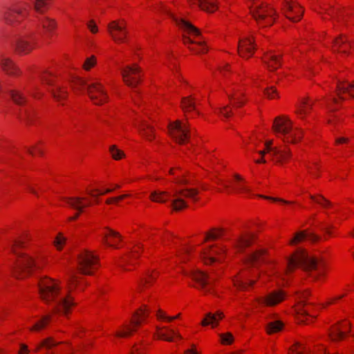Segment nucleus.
Masks as SVG:
<instances>
[{
  "label": "nucleus",
  "instance_id": "1",
  "mask_svg": "<svg viewBox=\"0 0 354 354\" xmlns=\"http://www.w3.org/2000/svg\"><path fill=\"white\" fill-rule=\"evenodd\" d=\"M39 294L41 299L52 307L53 313L67 315L71 308L75 305L69 295H62L59 283L49 278L41 279L39 283Z\"/></svg>",
  "mask_w": 354,
  "mask_h": 354
},
{
  "label": "nucleus",
  "instance_id": "2",
  "mask_svg": "<svg viewBox=\"0 0 354 354\" xmlns=\"http://www.w3.org/2000/svg\"><path fill=\"white\" fill-rule=\"evenodd\" d=\"M287 260L288 265L285 270L286 274L292 272L296 267H300L310 277L316 280L324 273L323 263L304 250L297 251Z\"/></svg>",
  "mask_w": 354,
  "mask_h": 354
},
{
  "label": "nucleus",
  "instance_id": "3",
  "mask_svg": "<svg viewBox=\"0 0 354 354\" xmlns=\"http://www.w3.org/2000/svg\"><path fill=\"white\" fill-rule=\"evenodd\" d=\"M71 86L75 91L86 90L90 99L96 105H101L108 100L104 86L98 82L88 83L82 78L75 77L72 80Z\"/></svg>",
  "mask_w": 354,
  "mask_h": 354
},
{
  "label": "nucleus",
  "instance_id": "4",
  "mask_svg": "<svg viewBox=\"0 0 354 354\" xmlns=\"http://www.w3.org/2000/svg\"><path fill=\"white\" fill-rule=\"evenodd\" d=\"M24 241L21 240H15L11 245L12 252L21 257L17 264L12 270V274L16 278H22L26 273L30 272L33 268H40L41 267L40 260H35L28 255L21 256L17 253V248L24 247Z\"/></svg>",
  "mask_w": 354,
  "mask_h": 354
},
{
  "label": "nucleus",
  "instance_id": "5",
  "mask_svg": "<svg viewBox=\"0 0 354 354\" xmlns=\"http://www.w3.org/2000/svg\"><path fill=\"white\" fill-rule=\"evenodd\" d=\"M272 129L285 142L296 143L301 138L299 128H293L292 122L288 118L277 117L274 119Z\"/></svg>",
  "mask_w": 354,
  "mask_h": 354
},
{
  "label": "nucleus",
  "instance_id": "6",
  "mask_svg": "<svg viewBox=\"0 0 354 354\" xmlns=\"http://www.w3.org/2000/svg\"><path fill=\"white\" fill-rule=\"evenodd\" d=\"M253 3L250 6V12L257 24L261 26H270L274 21L275 11L268 4L252 0Z\"/></svg>",
  "mask_w": 354,
  "mask_h": 354
},
{
  "label": "nucleus",
  "instance_id": "7",
  "mask_svg": "<svg viewBox=\"0 0 354 354\" xmlns=\"http://www.w3.org/2000/svg\"><path fill=\"white\" fill-rule=\"evenodd\" d=\"M29 4L26 2L19 3L3 12L2 17L6 24L15 26L26 17Z\"/></svg>",
  "mask_w": 354,
  "mask_h": 354
},
{
  "label": "nucleus",
  "instance_id": "8",
  "mask_svg": "<svg viewBox=\"0 0 354 354\" xmlns=\"http://www.w3.org/2000/svg\"><path fill=\"white\" fill-rule=\"evenodd\" d=\"M198 190L194 188H183L176 191L174 195V199L171 201V205L174 210L178 211L188 207L185 198L192 199L193 201H197V195Z\"/></svg>",
  "mask_w": 354,
  "mask_h": 354
},
{
  "label": "nucleus",
  "instance_id": "9",
  "mask_svg": "<svg viewBox=\"0 0 354 354\" xmlns=\"http://www.w3.org/2000/svg\"><path fill=\"white\" fill-rule=\"evenodd\" d=\"M170 135L179 144H183L190 135V130L185 123L176 120L169 125Z\"/></svg>",
  "mask_w": 354,
  "mask_h": 354
},
{
  "label": "nucleus",
  "instance_id": "10",
  "mask_svg": "<svg viewBox=\"0 0 354 354\" xmlns=\"http://www.w3.org/2000/svg\"><path fill=\"white\" fill-rule=\"evenodd\" d=\"M189 276L196 282L198 289L205 294L212 292V286L214 281L212 277L200 270L192 271Z\"/></svg>",
  "mask_w": 354,
  "mask_h": 354
},
{
  "label": "nucleus",
  "instance_id": "11",
  "mask_svg": "<svg viewBox=\"0 0 354 354\" xmlns=\"http://www.w3.org/2000/svg\"><path fill=\"white\" fill-rule=\"evenodd\" d=\"M141 70L137 65L127 66L121 70V74L125 84L132 88L140 82Z\"/></svg>",
  "mask_w": 354,
  "mask_h": 354
},
{
  "label": "nucleus",
  "instance_id": "12",
  "mask_svg": "<svg viewBox=\"0 0 354 354\" xmlns=\"http://www.w3.org/2000/svg\"><path fill=\"white\" fill-rule=\"evenodd\" d=\"M96 257L90 252H84L78 257V269L84 274L91 275L93 274L91 270L94 269L97 264Z\"/></svg>",
  "mask_w": 354,
  "mask_h": 354
},
{
  "label": "nucleus",
  "instance_id": "13",
  "mask_svg": "<svg viewBox=\"0 0 354 354\" xmlns=\"http://www.w3.org/2000/svg\"><path fill=\"white\" fill-rule=\"evenodd\" d=\"M49 75L48 73L44 74L42 76V80L50 86L49 91L51 93L53 98L57 102H62L67 97L68 92L66 88L60 84H54L53 80L49 78Z\"/></svg>",
  "mask_w": 354,
  "mask_h": 354
},
{
  "label": "nucleus",
  "instance_id": "14",
  "mask_svg": "<svg viewBox=\"0 0 354 354\" xmlns=\"http://www.w3.org/2000/svg\"><path fill=\"white\" fill-rule=\"evenodd\" d=\"M252 37L247 36L240 39L238 44V53L244 58L248 59L254 54L256 46Z\"/></svg>",
  "mask_w": 354,
  "mask_h": 354
},
{
  "label": "nucleus",
  "instance_id": "15",
  "mask_svg": "<svg viewBox=\"0 0 354 354\" xmlns=\"http://www.w3.org/2000/svg\"><path fill=\"white\" fill-rule=\"evenodd\" d=\"M108 30L114 41H124L127 32L124 21L121 24L118 21H111L108 26Z\"/></svg>",
  "mask_w": 354,
  "mask_h": 354
},
{
  "label": "nucleus",
  "instance_id": "16",
  "mask_svg": "<svg viewBox=\"0 0 354 354\" xmlns=\"http://www.w3.org/2000/svg\"><path fill=\"white\" fill-rule=\"evenodd\" d=\"M283 10L286 17L292 22H297L301 19L303 10L297 3L286 1Z\"/></svg>",
  "mask_w": 354,
  "mask_h": 354
},
{
  "label": "nucleus",
  "instance_id": "17",
  "mask_svg": "<svg viewBox=\"0 0 354 354\" xmlns=\"http://www.w3.org/2000/svg\"><path fill=\"white\" fill-rule=\"evenodd\" d=\"M336 93L339 100H344V95H348L354 98V81L348 82L345 80H338L337 82Z\"/></svg>",
  "mask_w": 354,
  "mask_h": 354
},
{
  "label": "nucleus",
  "instance_id": "18",
  "mask_svg": "<svg viewBox=\"0 0 354 354\" xmlns=\"http://www.w3.org/2000/svg\"><path fill=\"white\" fill-rule=\"evenodd\" d=\"M284 298L285 292L279 290L273 291L266 297H259L257 301L259 304L273 306L282 301Z\"/></svg>",
  "mask_w": 354,
  "mask_h": 354
},
{
  "label": "nucleus",
  "instance_id": "19",
  "mask_svg": "<svg viewBox=\"0 0 354 354\" xmlns=\"http://www.w3.org/2000/svg\"><path fill=\"white\" fill-rule=\"evenodd\" d=\"M84 199V198L82 197H69L64 198V201L69 206L79 211L74 216L70 217L69 221L77 219L80 214L83 212L84 207L90 205V203L83 204Z\"/></svg>",
  "mask_w": 354,
  "mask_h": 354
},
{
  "label": "nucleus",
  "instance_id": "20",
  "mask_svg": "<svg viewBox=\"0 0 354 354\" xmlns=\"http://www.w3.org/2000/svg\"><path fill=\"white\" fill-rule=\"evenodd\" d=\"M351 44L344 35H340L333 40V50L342 54H348Z\"/></svg>",
  "mask_w": 354,
  "mask_h": 354
},
{
  "label": "nucleus",
  "instance_id": "21",
  "mask_svg": "<svg viewBox=\"0 0 354 354\" xmlns=\"http://www.w3.org/2000/svg\"><path fill=\"white\" fill-rule=\"evenodd\" d=\"M0 68L9 75H17L20 73L13 62L3 55L0 56Z\"/></svg>",
  "mask_w": 354,
  "mask_h": 354
},
{
  "label": "nucleus",
  "instance_id": "22",
  "mask_svg": "<svg viewBox=\"0 0 354 354\" xmlns=\"http://www.w3.org/2000/svg\"><path fill=\"white\" fill-rule=\"evenodd\" d=\"M176 24L184 31L193 36H201V31L191 23L181 18H177L171 15Z\"/></svg>",
  "mask_w": 354,
  "mask_h": 354
},
{
  "label": "nucleus",
  "instance_id": "23",
  "mask_svg": "<svg viewBox=\"0 0 354 354\" xmlns=\"http://www.w3.org/2000/svg\"><path fill=\"white\" fill-rule=\"evenodd\" d=\"M282 55H277L272 53H268L264 58L263 62L271 71H276L281 65Z\"/></svg>",
  "mask_w": 354,
  "mask_h": 354
},
{
  "label": "nucleus",
  "instance_id": "24",
  "mask_svg": "<svg viewBox=\"0 0 354 354\" xmlns=\"http://www.w3.org/2000/svg\"><path fill=\"white\" fill-rule=\"evenodd\" d=\"M349 330V323L345 322L334 326L330 333L333 341L341 340Z\"/></svg>",
  "mask_w": 354,
  "mask_h": 354
},
{
  "label": "nucleus",
  "instance_id": "25",
  "mask_svg": "<svg viewBox=\"0 0 354 354\" xmlns=\"http://www.w3.org/2000/svg\"><path fill=\"white\" fill-rule=\"evenodd\" d=\"M308 295L309 292L308 291L304 292L301 294L300 305L297 309L298 313L300 314V317L298 318L300 322L307 323L308 319L310 317L308 315V310L306 308V306L308 305L306 299Z\"/></svg>",
  "mask_w": 354,
  "mask_h": 354
},
{
  "label": "nucleus",
  "instance_id": "26",
  "mask_svg": "<svg viewBox=\"0 0 354 354\" xmlns=\"http://www.w3.org/2000/svg\"><path fill=\"white\" fill-rule=\"evenodd\" d=\"M12 46L19 53H28L33 48V44L25 37L15 39Z\"/></svg>",
  "mask_w": 354,
  "mask_h": 354
},
{
  "label": "nucleus",
  "instance_id": "27",
  "mask_svg": "<svg viewBox=\"0 0 354 354\" xmlns=\"http://www.w3.org/2000/svg\"><path fill=\"white\" fill-rule=\"evenodd\" d=\"M156 335L158 338L166 340L167 342H172L174 336L181 338L180 335L176 332L174 330L168 327H157Z\"/></svg>",
  "mask_w": 354,
  "mask_h": 354
},
{
  "label": "nucleus",
  "instance_id": "28",
  "mask_svg": "<svg viewBox=\"0 0 354 354\" xmlns=\"http://www.w3.org/2000/svg\"><path fill=\"white\" fill-rule=\"evenodd\" d=\"M225 248L223 247L218 248L217 249H213L212 247L206 249L203 252V258L205 263H212L216 261L214 256L220 255L225 253Z\"/></svg>",
  "mask_w": 354,
  "mask_h": 354
},
{
  "label": "nucleus",
  "instance_id": "29",
  "mask_svg": "<svg viewBox=\"0 0 354 354\" xmlns=\"http://www.w3.org/2000/svg\"><path fill=\"white\" fill-rule=\"evenodd\" d=\"M192 4L197 5L200 8L207 12H214L217 8L215 0H188Z\"/></svg>",
  "mask_w": 354,
  "mask_h": 354
},
{
  "label": "nucleus",
  "instance_id": "30",
  "mask_svg": "<svg viewBox=\"0 0 354 354\" xmlns=\"http://www.w3.org/2000/svg\"><path fill=\"white\" fill-rule=\"evenodd\" d=\"M254 283L255 281L250 279L247 274H244L241 277L234 279V286L240 290H247L249 286H252Z\"/></svg>",
  "mask_w": 354,
  "mask_h": 354
},
{
  "label": "nucleus",
  "instance_id": "31",
  "mask_svg": "<svg viewBox=\"0 0 354 354\" xmlns=\"http://www.w3.org/2000/svg\"><path fill=\"white\" fill-rule=\"evenodd\" d=\"M39 24L48 35L53 33L57 27V22L54 19L48 17H42L39 18Z\"/></svg>",
  "mask_w": 354,
  "mask_h": 354
},
{
  "label": "nucleus",
  "instance_id": "32",
  "mask_svg": "<svg viewBox=\"0 0 354 354\" xmlns=\"http://www.w3.org/2000/svg\"><path fill=\"white\" fill-rule=\"evenodd\" d=\"M289 354H329L322 349L319 351H310L306 346L297 343L290 351Z\"/></svg>",
  "mask_w": 354,
  "mask_h": 354
},
{
  "label": "nucleus",
  "instance_id": "33",
  "mask_svg": "<svg viewBox=\"0 0 354 354\" xmlns=\"http://www.w3.org/2000/svg\"><path fill=\"white\" fill-rule=\"evenodd\" d=\"M223 317V314L221 312H217L216 314L209 313L206 314L205 317L202 320L201 324L203 326L212 325V327L218 324V320Z\"/></svg>",
  "mask_w": 354,
  "mask_h": 354
},
{
  "label": "nucleus",
  "instance_id": "34",
  "mask_svg": "<svg viewBox=\"0 0 354 354\" xmlns=\"http://www.w3.org/2000/svg\"><path fill=\"white\" fill-rule=\"evenodd\" d=\"M306 238L308 239L310 241L313 242L317 241L319 239V237L317 235L315 234L314 233L304 231L297 233L295 235L294 238L292 240H290V243L295 244L297 242L301 241V240Z\"/></svg>",
  "mask_w": 354,
  "mask_h": 354
},
{
  "label": "nucleus",
  "instance_id": "35",
  "mask_svg": "<svg viewBox=\"0 0 354 354\" xmlns=\"http://www.w3.org/2000/svg\"><path fill=\"white\" fill-rule=\"evenodd\" d=\"M252 239V235H250L248 237L243 236H240L238 237L234 243V246L237 252H241L245 248L250 246L251 244Z\"/></svg>",
  "mask_w": 354,
  "mask_h": 354
},
{
  "label": "nucleus",
  "instance_id": "36",
  "mask_svg": "<svg viewBox=\"0 0 354 354\" xmlns=\"http://www.w3.org/2000/svg\"><path fill=\"white\" fill-rule=\"evenodd\" d=\"M149 310L147 306L144 308H140L139 311H137L133 315V319L131 321V324L133 327L138 326L142 321L148 316Z\"/></svg>",
  "mask_w": 354,
  "mask_h": 354
},
{
  "label": "nucleus",
  "instance_id": "37",
  "mask_svg": "<svg viewBox=\"0 0 354 354\" xmlns=\"http://www.w3.org/2000/svg\"><path fill=\"white\" fill-rule=\"evenodd\" d=\"M12 100L17 105H24L26 102L24 94L20 90L13 89L9 91Z\"/></svg>",
  "mask_w": 354,
  "mask_h": 354
},
{
  "label": "nucleus",
  "instance_id": "38",
  "mask_svg": "<svg viewBox=\"0 0 354 354\" xmlns=\"http://www.w3.org/2000/svg\"><path fill=\"white\" fill-rule=\"evenodd\" d=\"M169 196V194L167 192L155 190L151 193L149 198L153 202L163 203L167 201Z\"/></svg>",
  "mask_w": 354,
  "mask_h": 354
},
{
  "label": "nucleus",
  "instance_id": "39",
  "mask_svg": "<svg viewBox=\"0 0 354 354\" xmlns=\"http://www.w3.org/2000/svg\"><path fill=\"white\" fill-rule=\"evenodd\" d=\"M181 106L184 111H196L195 97L192 95L183 97L181 99Z\"/></svg>",
  "mask_w": 354,
  "mask_h": 354
},
{
  "label": "nucleus",
  "instance_id": "40",
  "mask_svg": "<svg viewBox=\"0 0 354 354\" xmlns=\"http://www.w3.org/2000/svg\"><path fill=\"white\" fill-rule=\"evenodd\" d=\"M183 42L185 45H187L189 46V49L192 51L196 53H204L207 50L206 47L205 46L204 42L203 41L196 43L199 46V48L197 49L189 46L190 44H194V42L189 37H184Z\"/></svg>",
  "mask_w": 354,
  "mask_h": 354
},
{
  "label": "nucleus",
  "instance_id": "41",
  "mask_svg": "<svg viewBox=\"0 0 354 354\" xmlns=\"http://www.w3.org/2000/svg\"><path fill=\"white\" fill-rule=\"evenodd\" d=\"M62 343V342L55 341L53 337H48L41 342L39 346L36 348L35 351H37L41 347H44L48 350H51Z\"/></svg>",
  "mask_w": 354,
  "mask_h": 354
},
{
  "label": "nucleus",
  "instance_id": "42",
  "mask_svg": "<svg viewBox=\"0 0 354 354\" xmlns=\"http://www.w3.org/2000/svg\"><path fill=\"white\" fill-rule=\"evenodd\" d=\"M52 319L53 317L51 315H45L39 321L37 322L30 330L32 331H39L44 328Z\"/></svg>",
  "mask_w": 354,
  "mask_h": 354
},
{
  "label": "nucleus",
  "instance_id": "43",
  "mask_svg": "<svg viewBox=\"0 0 354 354\" xmlns=\"http://www.w3.org/2000/svg\"><path fill=\"white\" fill-rule=\"evenodd\" d=\"M310 198L324 208H326L332 205L331 203L321 194H318L317 196L310 195Z\"/></svg>",
  "mask_w": 354,
  "mask_h": 354
},
{
  "label": "nucleus",
  "instance_id": "44",
  "mask_svg": "<svg viewBox=\"0 0 354 354\" xmlns=\"http://www.w3.org/2000/svg\"><path fill=\"white\" fill-rule=\"evenodd\" d=\"M283 328V323L280 321H273L270 322L266 328L268 334H272L280 331Z\"/></svg>",
  "mask_w": 354,
  "mask_h": 354
},
{
  "label": "nucleus",
  "instance_id": "45",
  "mask_svg": "<svg viewBox=\"0 0 354 354\" xmlns=\"http://www.w3.org/2000/svg\"><path fill=\"white\" fill-rule=\"evenodd\" d=\"M266 254L265 250H259L256 251L255 252L250 254L248 256V261L254 265L256 263H258L261 261V257Z\"/></svg>",
  "mask_w": 354,
  "mask_h": 354
},
{
  "label": "nucleus",
  "instance_id": "46",
  "mask_svg": "<svg viewBox=\"0 0 354 354\" xmlns=\"http://www.w3.org/2000/svg\"><path fill=\"white\" fill-rule=\"evenodd\" d=\"M109 237L113 238V239H120V234L118 232H116L111 229H107V233H105L104 235V243L109 246L113 247V248H116L117 247L114 244H111L109 242V241H108Z\"/></svg>",
  "mask_w": 354,
  "mask_h": 354
},
{
  "label": "nucleus",
  "instance_id": "47",
  "mask_svg": "<svg viewBox=\"0 0 354 354\" xmlns=\"http://www.w3.org/2000/svg\"><path fill=\"white\" fill-rule=\"evenodd\" d=\"M311 108L312 104H310L307 101L304 100L297 111V113L301 118H302L303 115L307 114L310 111Z\"/></svg>",
  "mask_w": 354,
  "mask_h": 354
},
{
  "label": "nucleus",
  "instance_id": "48",
  "mask_svg": "<svg viewBox=\"0 0 354 354\" xmlns=\"http://www.w3.org/2000/svg\"><path fill=\"white\" fill-rule=\"evenodd\" d=\"M156 278V275L153 274V272L148 271L146 273V276L144 279H142L140 281V286L141 287H145L147 285L150 284L152 281H153Z\"/></svg>",
  "mask_w": 354,
  "mask_h": 354
},
{
  "label": "nucleus",
  "instance_id": "49",
  "mask_svg": "<svg viewBox=\"0 0 354 354\" xmlns=\"http://www.w3.org/2000/svg\"><path fill=\"white\" fill-rule=\"evenodd\" d=\"M111 156L115 160H120L124 156V153L122 151L118 149L115 145H111L109 148Z\"/></svg>",
  "mask_w": 354,
  "mask_h": 354
},
{
  "label": "nucleus",
  "instance_id": "50",
  "mask_svg": "<svg viewBox=\"0 0 354 354\" xmlns=\"http://www.w3.org/2000/svg\"><path fill=\"white\" fill-rule=\"evenodd\" d=\"M140 132L149 140L153 137V127L147 123L142 125Z\"/></svg>",
  "mask_w": 354,
  "mask_h": 354
},
{
  "label": "nucleus",
  "instance_id": "51",
  "mask_svg": "<svg viewBox=\"0 0 354 354\" xmlns=\"http://www.w3.org/2000/svg\"><path fill=\"white\" fill-rule=\"evenodd\" d=\"M222 232L223 229H213L211 232L207 234L205 241L209 239L216 240L221 236Z\"/></svg>",
  "mask_w": 354,
  "mask_h": 354
},
{
  "label": "nucleus",
  "instance_id": "52",
  "mask_svg": "<svg viewBox=\"0 0 354 354\" xmlns=\"http://www.w3.org/2000/svg\"><path fill=\"white\" fill-rule=\"evenodd\" d=\"M134 330L132 327L129 326H124L122 331H118L115 335L119 337H126L131 335V333Z\"/></svg>",
  "mask_w": 354,
  "mask_h": 354
},
{
  "label": "nucleus",
  "instance_id": "53",
  "mask_svg": "<svg viewBox=\"0 0 354 354\" xmlns=\"http://www.w3.org/2000/svg\"><path fill=\"white\" fill-rule=\"evenodd\" d=\"M113 191L111 189H106L104 192L95 189L94 190L88 191L87 193L92 197L97 198L99 195H104L105 194L111 193Z\"/></svg>",
  "mask_w": 354,
  "mask_h": 354
},
{
  "label": "nucleus",
  "instance_id": "54",
  "mask_svg": "<svg viewBox=\"0 0 354 354\" xmlns=\"http://www.w3.org/2000/svg\"><path fill=\"white\" fill-rule=\"evenodd\" d=\"M156 316H157L158 319H164V320H167V322H171V321L177 319L178 317H179L180 315H176L174 317H168L161 310H158L157 311Z\"/></svg>",
  "mask_w": 354,
  "mask_h": 354
},
{
  "label": "nucleus",
  "instance_id": "55",
  "mask_svg": "<svg viewBox=\"0 0 354 354\" xmlns=\"http://www.w3.org/2000/svg\"><path fill=\"white\" fill-rule=\"evenodd\" d=\"M95 57L94 56H91L87 58L83 65L84 68L86 71H88L91 68L95 66Z\"/></svg>",
  "mask_w": 354,
  "mask_h": 354
},
{
  "label": "nucleus",
  "instance_id": "56",
  "mask_svg": "<svg viewBox=\"0 0 354 354\" xmlns=\"http://www.w3.org/2000/svg\"><path fill=\"white\" fill-rule=\"evenodd\" d=\"M221 339L223 344H230L233 342V336L230 333L221 334Z\"/></svg>",
  "mask_w": 354,
  "mask_h": 354
},
{
  "label": "nucleus",
  "instance_id": "57",
  "mask_svg": "<svg viewBox=\"0 0 354 354\" xmlns=\"http://www.w3.org/2000/svg\"><path fill=\"white\" fill-rule=\"evenodd\" d=\"M289 157H290V150H280L277 162H281L283 160H286V159L288 158Z\"/></svg>",
  "mask_w": 354,
  "mask_h": 354
},
{
  "label": "nucleus",
  "instance_id": "58",
  "mask_svg": "<svg viewBox=\"0 0 354 354\" xmlns=\"http://www.w3.org/2000/svg\"><path fill=\"white\" fill-rule=\"evenodd\" d=\"M66 242V238L59 234L55 241V245L58 250L62 249V245Z\"/></svg>",
  "mask_w": 354,
  "mask_h": 354
},
{
  "label": "nucleus",
  "instance_id": "59",
  "mask_svg": "<svg viewBox=\"0 0 354 354\" xmlns=\"http://www.w3.org/2000/svg\"><path fill=\"white\" fill-rule=\"evenodd\" d=\"M68 283L69 286H77L78 283V277L73 272L70 273Z\"/></svg>",
  "mask_w": 354,
  "mask_h": 354
},
{
  "label": "nucleus",
  "instance_id": "60",
  "mask_svg": "<svg viewBox=\"0 0 354 354\" xmlns=\"http://www.w3.org/2000/svg\"><path fill=\"white\" fill-rule=\"evenodd\" d=\"M265 95L268 98H274L275 96H277V90L274 87L271 86L265 91Z\"/></svg>",
  "mask_w": 354,
  "mask_h": 354
},
{
  "label": "nucleus",
  "instance_id": "61",
  "mask_svg": "<svg viewBox=\"0 0 354 354\" xmlns=\"http://www.w3.org/2000/svg\"><path fill=\"white\" fill-rule=\"evenodd\" d=\"M272 140H268V141H266V143H265V146H266V150L268 151V152H274V153H277V147H273L272 146Z\"/></svg>",
  "mask_w": 354,
  "mask_h": 354
},
{
  "label": "nucleus",
  "instance_id": "62",
  "mask_svg": "<svg viewBox=\"0 0 354 354\" xmlns=\"http://www.w3.org/2000/svg\"><path fill=\"white\" fill-rule=\"evenodd\" d=\"M128 195L127 194H123V195H121L120 196H118V197H112V198H108L106 201V203L107 204H111L112 203H118V201L125 198L126 197H127Z\"/></svg>",
  "mask_w": 354,
  "mask_h": 354
},
{
  "label": "nucleus",
  "instance_id": "63",
  "mask_svg": "<svg viewBox=\"0 0 354 354\" xmlns=\"http://www.w3.org/2000/svg\"><path fill=\"white\" fill-rule=\"evenodd\" d=\"M259 197H261V198H263L264 199H267V200H270L272 201H274V202H281L283 203H285V204H288L290 203L289 201H285V200H283L281 198H273V197H270V196H263V195H259Z\"/></svg>",
  "mask_w": 354,
  "mask_h": 354
},
{
  "label": "nucleus",
  "instance_id": "64",
  "mask_svg": "<svg viewBox=\"0 0 354 354\" xmlns=\"http://www.w3.org/2000/svg\"><path fill=\"white\" fill-rule=\"evenodd\" d=\"M87 26L93 33H96L98 30L97 26L95 25L94 21L91 20L88 24Z\"/></svg>",
  "mask_w": 354,
  "mask_h": 354
}]
</instances>
